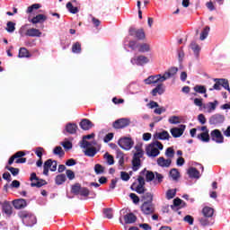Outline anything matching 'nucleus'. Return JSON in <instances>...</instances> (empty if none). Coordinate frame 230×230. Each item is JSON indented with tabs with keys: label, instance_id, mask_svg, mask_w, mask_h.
<instances>
[{
	"label": "nucleus",
	"instance_id": "obj_21",
	"mask_svg": "<svg viewBox=\"0 0 230 230\" xmlns=\"http://www.w3.org/2000/svg\"><path fill=\"white\" fill-rule=\"evenodd\" d=\"M155 139H160V140H166V139H170V133H168V131L166 130H163L160 132H156L154 135Z\"/></svg>",
	"mask_w": 230,
	"mask_h": 230
},
{
	"label": "nucleus",
	"instance_id": "obj_9",
	"mask_svg": "<svg viewBox=\"0 0 230 230\" xmlns=\"http://www.w3.org/2000/svg\"><path fill=\"white\" fill-rule=\"evenodd\" d=\"M163 82H164V79L161 74L150 75L148 78L145 79V84L147 85H152V84H163Z\"/></svg>",
	"mask_w": 230,
	"mask_h": 230
},
{
	"label": "nucleus",
	"instance_id": "obj_30",
	"mask_svg": "<svg viewBox=\"0 0 230 230\" xmlns=\"http://www.w3.org/2000/svg\"><path fill=\"white\" fill-rule=\"evenodd\" d=\"M78 128V126H76V124H67L66 126V132H68V134H76V130Z\"/></svg>",
	"mask_w": 230,
	"mask_h": 230
},
{
	"label": "nucleus",
	"instance_id": "obj_19",
	"mask_svg": "<svg viewBox=\"0 0 230 230\" xmlns=\"http://www.w3.org/2000/svg\"><path fill=\"white\" fill-rule=\"evenodd\" d=\"M225 119L226 118L223 115L216 114L210 118L209 121L211 125H218L220 123H224Z\"/></svg>",
	"mask_w": 230,
	"mask_h": 230
},
{
	"label": "nucleus",
	"instance_id": "obj_18",
	"mask_svg": "<svg viewBox=\"0 0 230 230\" xmlns=\"http://www.w3.org/2000/svg\"><path fill=\"white\" fill-rule=\"evenodd\" d=\"M177 71H179L177 67H171L168 71L164 72V74L162 75L164 82H166V80H169V78L175 76V75H177Z\"/></svg>",
	"mask_w": 230,
	"mask_h": 230
},
{
	"label": "nucleus",
	"instance_id": "obj_32",
	"mask_svg": "<svg viewBox=\"0 0 230 230\" xmlns=\"http://www.w3.org/2000/svg\"><path fill=\"white\" fill-rule=\"evenodd\" d=\"M96 145V142H89L87 140H83L81 143V148H93Z\"/></svg>",
	"mask_w": 230,
	"mask_h": 230
},
{
	"label": "nucleus",
	"instance_id": "obj_22",
	"mask_svg": "<svg viewBox=\"0 0 230 230\" xmlns=\"http://www.w3.org/2000/svg\"><path fill=\"white\" fill-rule=\"evenodd\" d=\"M13 206L15 208V209H22L28 206V203H26L25 199H20L13 200Z\"/></svg>",
	"mask_w": 230,
	"mask_h": 230
},
{
	"label": "nucleus",
	"instance_id": "obj_61",
	"mask_svg": "<svg viewBox=\"0 0 230 230\" xmlns=\"http://www.w3.org/2000/svg\"><path fill=\"white\" fill-rule=\"evenodd\" d=\"M155 114H163V112H166L165 107H156V109L154 111Z\"/></svg>",
	"mask_w": 230,
	"mask_h": 230
},
{
	"label": "nucleus",
	"instance_id": "obj_34",
	"mask_svg": "<svg viewBox=\"0 0 230 230\" xmlns=\"http://www.w3.org/2000/svg\"><path fill=\"white\" fill-rule=\"evenodd\" d=\"M5 30L8 33H13L15 31V22H8Z\"/></svg>",
	"mask_w": 230,
	"mask_h": 230
},
{
	"label": "nucleus",
	"instance_id": "obj_25",
	"mask_svg": "<svg viewBox=\"0 0 230 230\" xmlns=\"http://www.w3.org/2000/svg\"><path fill=\"white\" fill-rule=\"evenodd\" d=\"M215 213V210L209 207H205L202 209V215L203 217H206V218H211Z\"/></svg>",
	"mask_w": 230,
	"mask_h": 230
},
{
	"label": "nucleus",
	"instance_id": "obj_7",
	"mask_svg": "<svg viewBox=\"0 0 230 230\" xmlns=\"http://www.w3.org/2000/svg\"><path fill=\"white\" fill-rule=\"evenodd\" d=\"M118 145L123 150H130L132 148V146H134V140H132V138H130V137H125L119 139Z\"/></svg>",
	"mask_w": 230,
	"mask_h": 230
},
{
	"label": "nucleus",
	"instance_id": "obj_31",
	"mask_svg": "<svg viewBox=\"0 0 230 230\" xmlns=\"http://www.w3.org/2000/svg\"><path fill=\"white\" fill-rule=\"evenodd\" d=\"M170 177L172 179V181H177L179 177H181V173L179 172V170L172 169L170 171Z\"/></svg>",
	"mask_w": 230,
	"mask_h": 230
},
{
	"label": "nucleus",
	"instance_id": "obj_56",
	"mask_svg": "<svg viewBox=\"0 0 230 230\" xmlns=\"http://www.w3.org/2000/svg\"><path fill=\"white\" fill-rule=\"evenodd\" d=\"M113 137H114V134L109 133L104 137L103 141L104 143H109L110 141H112Z\"/></svg>",
	"mask_w": 230,
	"mask_h": 230
},
{
	"label": "nucleus",
	"instance_id": "obj_59",
	"mask_svg": "<svg viewBox=\"0 0 230 230\" xmlns=\"http://www.w3.org/2000/svg\"><path fill=\"white\" fill-rule=\"evenodd\" d=\"M44 152V148L38 147L35 151L36 155L39 157V159H42V153Z\"/></svg>",
	"mask_w": 230,
	"mask_h": 230
},
{
	"label": "nucleus",
	"instance_id": "obj_64",
	"mask_svg": "<svg viewBox=\"0 0 230 230\" xmlns=\"http://www.w3.org/2000/svg\"><path fill=\"white\" fill-rule=\"evenodd\" d=\"M155 88L158 91V94H163L164 93V86H163V84L160 83Z\"/></svg>",
	"mask_w": 230,
	"mask_h": 230
},
{
	"label": "nucleus",
	"instance_id": "obj_24",
	"mask_svg": "<svg viewBox=\"0 0 230 230\" xmlns=\"http://www.w3.org/2000/svg\"><path fill=\"white\" fill-rule=\"evenodd\" d=\"M80 127L83 128V130H89L90 128H93V122L87 119H84L80 122Z\"/></svg>",
	"mask_w": 230,
	"mask_h": 230
},
{
	"label": "nucleus",
	"instance_id": "obj_20",
	"mask_svg": "<svg viewBox=\"0 0 230 230\" xmlns=\"http://www.w3.org/2000/svg\"><path fill=\"white\" fill-rule=\"evenodd\" d=\"M25 35L27 37H41L42 31L39 29L30 28L26 31Z\"/></svg>",
	"mask_w": 230,
	"mask_h": 230
},
{
	"label": "nucleus",
	"instance_id": "obj_10",
	"mask_svg": "<svg viewBox=\"0 0 230 230\" xmlns=\"http://www.w3.org/2000/svg\"><path fill=\"white\" fill-rule=\"evenodd\" d=\"M31 186L32 188H41V186H44V184H46V181L44 180H40L38 177H37V174L35 172H32L31 174Z\"/></svg>",
	"mask_w": 230,
	"mask_h": 230
},
{
	"label": "nucleus",
	"instance_id": "obj_37",
	"mask_svg": "<svg viewBox=\"0 0 230 230\" xmlns=\"http://www.w3.org/2000/svg\"><path fill=\"white\" fill-rule=\"evenodd\" d=\"M54 155H58L59 157H64V149H62V146H56L53 150Z\"/></svg>",
	"mask_w": 230,
	"mask_h": 230
},
{
	"label": "nucleus",
	"instance_id": "obj_50",
	"mask_svg": "<svg viewBox=\"0 0 230 230\" xmlns=\"http://www.w3.org/2000/svg\"><path fill=\"white\" fill-rule=\"evenodd\" d=\"M176 193H177V191L175 190H167L166 199H168V200H171V199H173V197H175Z\"/></svg>",
	"mask_w": 230,
	"mask_h": 230
},
{
	"label": "nucleus",
	"instance_id": "obj_29",
	"mask_svg": "<svg viewBox=\"0 0 230 230\" xmlns=\"http://www.w3.org/2000/svg\"><path fill=\"white\" fill-rule=\"evenodd\" d=\"M18 57L19 58H30V57H31V54H30V51H28L26 48H21Z\"/></svg>",
	"mask_w": 230,
	"mask_h": 230
},
{
	"label": "nucleus",
	"instance_id": "obj_26",
	"mask_svg": "<svg viewBox=\"0 0 230 230\" xmlns=\"http://www.w3.org/2000/svg\"><path fill=\"white\" fill-rule=\"evenodd\" d=\"M46 19H48V17H46V15L38 14L31 20V22H32V24H39V22H44V21H46Z\"/></svg>",
	"mask_w": 230,
	"mask_h": 230
},
{
	"label": "nucleus",
	"instance_id": "obj_45",
	"mask_svg": "<svg viewBox=\"0 0 230 230\" xmlns=\"http://www.w3.org/2000/svg\"><path fill=\"white\" fill-rule=\"evenodd\" d=\"M104 170L105 169L103 168V166H102V164H97L94 166V172L97 175L103 173Z\"/></svg>",
	"mask_w": 230,
	"mask_h": 230
},
{
	"label": "nucleus",
	"instance_id": "obj_48",
	"mask_svg": "<svg viewBox=\"0 0 230 230\" xmlns=\"http://www.w3.org/2000/svg\"><path fill=\"white\" fill-rule=\"evenodd\" d=\"M117 157L119 159V166H123V164H125V155H123V153L119 152V153H118Z\"/></svg>",
	"mask_w": 230,
	"mask_h": 230
},
{
	"label": "nucleus",
	"instance_id": "obj_62",
	"mask_svg": "<svg viewBox=\"0 0 230 230\" xmlns=\"http://www.w3.org/2000/svg\"><path fill=\"white\" fill-rule=\"evenodd\" d=\"M104 215L106 218H112V209L111 208L104 209Z\"/></svg>",
	"mask_w": 230,
	"mask_h": 230
},
{
	"label": "nucleus",
	"instance_id": "obj_12",
	"mask_svg": "<svg viewBox=\"0 0 230 230\" xmlns=\"http://www.w3.org/2000/svg\"><path fill=\"white\" fill-rule=\"evenodd\" d=\"M129 35L131 37H135L138 40H143L145 39V31L142 29H135V28H130L129 29Z\"/></svg>",
	"mask_w": 230,
	"mask_h": 230
},
{
	"label": "nucleus",
	"instance_id": "obj_52",
	"mask_svg": "<svg viewBox=\"0 0 230 230\" xmlns=\"http://www.w3.org/2000/svg\"><path fill=\"white\" fill-rule=\"evenodd\" d=\"M61 145L65 148V150H71V148H73V144L69 142V140L62 142Z\"/></svg>",
	"mask_w": 230,
	"mask_h": 230
},
{
	"label": "nucleus",
	"instance_id": "obj_41",
	"mask_svg": "<svg viewBox=\"0 0 230 230\" xmlns=\"http://www.w3.org/2000/svg\"><path fill=\"white\" fill-rule=\"evenodd\" d=\"M168 121L171 125H177L178 123H181V118L178 116H172L169 118Z\"/></svg>",
	"mask_w": 230,
	"mask_h": 230
},
{
	"label": "nucleus",
	"instance_id": "obj_54",
	"mask_svg": "<svg viewBox=\"0 0 230 230\" xmlns=\"http://www.w3.org/2000/svg\"><path fill=\"white\" fill-rule=\"evenodd\" d=\"M120 179L122 181H130V175L126 172H120Z\"/></svg>",
	"mask_w": 230,
	"mask_h": 230
},
{
	"label": "nucleus",
	"instance_id": "obj_35",
	"mask_svg": "<svg viewBox=\"0 0 230 230\" xmlns=\"http://www.w3.org/2000/svg\"><path fill=\"white\" fill-rule=\"evenodd\" d=\"M85 155L88 157H94L96 155V147H89L84 151Z\"/></svg>",
	"mask_w": 230,
	"mask_h": 230
},
{
	"label": "nucleus",
	"instance_id": "obj_11",
	"mask_svg": "<svg viewBox=\"0 0 230 230\" xmlns=\"http://www.w3.org/2000/svg\"><path fill=\"white\" fill-rule=\"evenodd\" d=\"M210 137L212 141H215V143L222 144L224 143V135H222V132L218 129H214L210 133Z\"/></svg>",
	"mask_w": 230,
	"mask_h": 230
},
{
	"label": "nucleus",
	"instance_id": "obj_60",
	"mask_svg": "<svg viewBox=\"0 0 230 230\" xmlns=\"http://www.w3.org/2000/svg\"><path fill=\"white\" fill-rule=\"evenodd\" d=\"M9 172H11L12 175H19V169L14 167H6Z\"/></svg>",
	"mask_w": 230,
	"mask_h": 230
},
{
	"label": "nucleus",
	"instance_id": "obj_49",
	"mask_svg": "<svg viewBox=\"0 0 230 230\" xmlns=\"http://www.w3.org/2000/svg\"><path fill=\"white\" fill-rule=\"evenodd\" d=\"M221 80V87H224L228 93H230V88H229V81L226 79H220Z\"/></svg>",
	"mask_w": 230,
	"mask_h": 230
},
{
	"label": "nucleus",
	"instance_id": "obj_23",
	"mask_svg": "<svg viewBox=\"0 0 230 230\" xmlns=\"http://www.w3.org/2000/svg\"><path fill=\"white\" fill-rule=\"evenodd\" d=\"M188 174H189V177H190L191 179L200 178V172L195 167L189 168Z\"/></svg>",
	"mask_w": 230,
	"mask_h": 230
},
{
	"label": "nucleus",
	"instance_id": "obj_43",
	"mask_svg": "<svg viewBox=\"0 0 230 230\" xmlns=\"http://www.w3.org/2000/svg\"><path fill=\"white\" fill-rule=\"evenodd\" d=\"M72 51L73 53H80L82 51V45L79 42L75 43L72 46Z\"/></svg>",
	"mask_w": 230,
	"mask_h": 230
},
{
	"label": "nucleus",
	"instance_id": "obj_42",
	"mask_svg": "<svg viewBox=\"0 0 230 230\" xmlns=\"http://www.w3.org/2000/svg\"><path fill=\"white\" fill-rule=\"evenodd\" d=\"M104 159H106L108 164L110 165L114 164V157L109 153L104 154Z\"/></svg>",
	"mask_w": 230,
	"mask_h": 230
},
{
	"label": "nucleus",
	"instance_id": "obj_36",
	"mask_svg": "<svg viewBox=\"0 0 230 230\" xmlns=\"http://www.w3.org/2000/svg\"><path fill=\"white\" fill-rule=\"evenodd\" d=\"M190 47V49H192V51L195 53V55H199V53L200 52V46H199V44H197L195 41H192Z\"/></svg>",
	"mask_w": 230,
	"mask_h": 230
},
{
	"label": "nucleus",
	"instance_id": "obj_57",
	"mask_svg": "<svg viewBox=\"0 0 230 230\" xmlns=\"http://www.w3.org/2000/svg\"><path fill=\"white\" fill-rule=\"evenodd\" d=\"M209 217H203L201 218H199V223L201 224V226H209Z\"/></svg>",
	"mask_w": 230,
	"mask_h": 230
},
{
	"label": "nucleus",
	"instance_id": "obj_15",
	"mask_svg": "<svg viewBox=\"0 0 230 230\" xmlns=\"http://www.w3.org/2000/svg\"><path fill=\"white\" fill-rule=\"evenodd\" d=\"M184 130H186L185 125H181L179 128H173L171 129V134L172 137H181L182 134H184Z\"/></svg>",
	"mask_w": 230,
	"mask_h": 230
},
{
	"label": "nucleus",
	"instance_id": "obj_8",
	"mask_svg": "<svg viewBox=\"0 0 230 230\" xmlns=\"http://www.w3.org/2000/svg\"><path fill=\"white\" fill-rule=\"evenodd\" d=\"M130 62L133 66H145V64H148L150 62V59L146 56L140 55L132 58Z\"/></svg>",
	"mask_w": 230,
	"mask_h": 230
},
{
	"label": "nucleus",
	"instance_id": "obj_58",
	"mask_svg": "<svg viewBox=\"0 0 230 230\" xmlns=\"http://www.w3.org/2000/svg\"><path fill=\"white\" fill-rule=\"evenodd\" d=\"M79 195H82V197H88L89 189L81 187V190L79 191Z\"/></svg>",
	"mask_w": 230,
	"mask_h": 230
},
{
	"label": "nucleus",
	"instance_id": "obj_14",
	"mask_svg": "<svg viewBox=\"0 0 230 230\" xmlns=\"http://www.w3.org/2000/svg\"><path fill=\"white\" fill-rule=\"evenodd\" d=\"M128 125H130V119H119L113 123L115 128H125Z\"/></svg>",
	"mask_w": 230,
	"mask_h": 230
},
{
	"label": "nucleus",
	"instance_id": "obj_53",
	"mask_svg": "<svg viewBox=\"0 0 230 230\" xmlns=\"http://www.w3.org/2000/svg\"><path fill=\"white\" fill-rule=\"evenodd\" d=\"M39 8H40V4H34L28 7L27 13H31V12H33V10H39Z\"/></svg>",
	"mask_w": 230,
	"mask_h": 230
},
{
	"label": "nucleus",
	"instance_id": "obj_4",
	"mask_svg": "<svg viewBox=\"0 0 230 230\" xmlns=\"http://www.w3.org/2000/svg\"><path fill=\"white\" fill-rule=\"evenodd\" d=\"M18 217H20L24 226L31 227V226L37 224V217L31 212L21 211L19 212Z\"/></svg>",
	"mask_w": 230,
	"mask_h": 230
},
{
	"label": "nucleus",
	"instance_id": "obj_3",
	"mask_svg": "<svg viewBox=\"0 0 230 230\" xmlns=\"http://www.w3.org/2000/svg\"><path fill=\"white\" fill-rule=\"evenodd\" d=\"M164 148L163 143L155 140L146 146V153L148 157H157L161 154V150Z\"/></svg>",
	"mask_w": 230,
	"mask_h": 230
},
{
	"label": "nucleus",
	"instance_id": "obj_39",
	"mask_svg": "<svg viewBox=\"0 0 230 230\" xmlns=\"http://www.w3.org/2000/svg\"><path fill=\"white\" fill-rule=\"evenodd\" d=\"M66 8L70 13H78V7L73 6V4L71 2H68L66 4Z\"/></svg>",
	"mask_w": 230,
	"mask_h": 230
},
{
	"label": "nucleus",
	"instance_id": "obj_63",
	"mask_svg": "<svg viewBox=\"0 0 230 230\" xmlns=\"http://www.w3.org/2000/svg\"><path fill=\"white\" fill-rule=\"evenodd\" d=\"M138 226L140 227V229L152 230V226L146 223L139 224Z\"/></svg>",
	"mask_w": 230,
	"mask_h": 230
},
{
	"label": "nucleus",
	"instance_id": "obj_40",
	"mask_svg": "<svg viewBox=\"0 0 230 230\" xmlns=\"http://www.w3.org/2000/svg\"><path fill=\"white\" fill-rule=\"evenodd\" d=\"M208 35H209V27H205L200 34V40H206V39H208Z\"/></svg>",
	"mask_w": 230,
	"mask_h": 230
},
{
	"label": "nucleus",
	"instance_id": "obj_47",
	"mask_svg": "<svg viewBox=\"0 0 230 230\" xmlns=\"http://www.w3.org/2000/svg\"><path fill=\"white\" fill-rule=\"evenodd\" d=\"M194 91L199 93V94H206V87L202 85H196Z\"/></svg>",
	"mask_w": 230,
	"mask_h": 230
},
{
	"label": "nucleus",
	"instance_id": "obj_27",
	"mask_svg": "<svg viewBox=\"0 0 230 230\" xmlns=\"http://www.w3.org/2000/svg\"><path fill=\"white\" fill-rule=\"evenodd\" d=\"M124 220L125 224H134L137 220V217L134 214L129 213L124 216Z\"/></svg>",
	"mask_w": 230,
	"mask_h": 230
},
{
	"label": "nucleus",
	"instance_id": "obj_5",
	"mask_svg": "<svg viewBox=\"0 0 230 230\" xmlns=\"http://www.w3.org/2000/svg\"><path fill=\"white\" fill-rule=\"evenodd\" d=\"M128 48L131 49L139 51V53H150L152 51V46L149 43H137V41H130Z\"/></svg>",
	"mask_w": 230,
	"mask_h": 230
},
{
	"label": "nucleus",
	"instance_id": "obj_1",
	"mask_svg": "<svg viewBox=\"0 0 230 230\" xmlns=\"http://www.w3.org/2000/svg\"><path fill=\"white\" fill-rule=\"evenodd\" d=\"M154 179H155V174H154V172L145 169L140 172L137 181L132 183L130 188L132 191H136L137 193H139L141 195L146 191L145 181L146 182H152Z\"/></svg>",
	"mask_w": 230,
	"mask_h": 230
},
{
	"label": "nucleus",
	"instance_id": "obj_44",
	"mask_svg": "<svg viewBox=\"0 0 230 230\" xmlns=\"http://www.w3.org/2000/svg\"><path fill=\"white\" fill-rule=\"evenodd\" d=\"M165 155L169 159H172L175 155V151L173 150V147H168L165 151Z\"/></svg>",
	"mask_w": 230,
	"mask_h": 230
},
{
	"label": "nucleus",
	"instance_id": "obj_51",
	"mask_svg": "<svg viewBox=\"0 0 230 230\" xmlns=\"http://www.w3.org/2000/svg\"><path fill=\"white\" fill-rule=\"evenodd\" d=\"M81 190H82V187L78 183L72 187V192L75 193V195H80Z\"/></svg>",
	"mask_w": 230,
	"mask_h": 230
},
{
	"label": "nucleus",
	"instance_id": "obj_13",
	"mask_svg": "<svg viewBox=\"0 0 230 230\" xmlns=\"http://www.w3.org/2000/svg\"><path fill=\"white\" fill-rule=\"evenodd\" d=\"M141 211L144 215H152L154 213V205H152V202L146 201L141 206Z\"/></svg>",
	"mask_w": 230,
	"mask_h": 230
},
{
	"label": "nucleus",
	"instance_id": "obj_16",
	"mask_svg": "<svg viewBox=\"0 0 230 230\" xmlns=\"http://www.w3.org/2000/svg\"><path fill=\"white\" fill-rule=\"evenodd\" d=\"M158 166H161V168H170L172 165V158H164L163 156L159 157L156 161Z\"/></svg>",
	"mask_w": 230,
	"mask_h": 230
},
{
	"label": "nucleus",
	"instance_id": "obj_28",
	"mask_svg": "<svg viewBox=\"0 0 230 230\" xmlns=\"http://www.w3.org/2000/svg\"><path fill=\"white\" fill-rule=\"evenodd\" d=\"M198 139H199V141H202V143H209L211 137H209V133L202 132L198 135Z\"/></svg>",
	"mask_w": 230,
	"mask_h": 230
},
{
	"label": "nucleus",
	"instance_id": "obj_46",
	"mask_svg": "<svg viewBox=\"0 0 230 230\" xmlns=\"http://www.w3.org/2000/svg\"><path fill=\"white\" fill-rule=\"evenodd\" d=\"M216 84H214L213 88H210L209 91H213L214 89L216 91H220L221 87H222V83L220 79H215Z\"/></svg>",
	"mask_w": 230,
	"mask_h": 230
},
{
	"label": "nucleus",
	"instance_id": "obj_55",
	"mask_svg": "<svg viewBox=\"0 0 230 230\" xmlns=\"http://www.w3.org/2000/svg\"><path fill=\"white\" fill-rule=\"evenodd\" d=\"M129 198L131 199V200H133L135 204H139V197L135 193H130Z\"/></svg>",
	"mask_w": 230,
	"mask_h": 230
},
{
	"label": "nucleus",
	"instance_id": "obj_2",
	"mask_svg": "<svg viewBox=\"0 0 230 230\" xmlns=\"http://www.w3.org/2000/svg\"><path fill=\"white\" fill-rule=\"evenodd\" d=\"M133 159H132V169L133 172H137L141 168V159L143 158L144 152L141 144H137L133 150Z\"/></svg>",
	"mask_w": 230,
	"mask_h": 230
},
{
	"label": "nucleus",
	"instance_id": "obj_33",
	"mask_svg": "<svg viewBox=\"0 0 230 230\" xmlns=\"http://www.w3.org/2000/svg\"><path fill=\"white\" fill-rule=\"evenodd\" d=\"M3 211L5 213V215H11L12 214V205L8 202H4L3 204Z\"/></svg>",
	"mask_w": 230,
	"mask_h": 230
},
{
	"label": "nucleus",
	"instance_id": "obj_38",
	"mask_svg": "<svg viewBox=\"0 0 230 230\" xmlns=\"http://www.w3.org/2000/svg\"><path fill=\"white\" fill-rule=\"evenodd\" d=\"M66 174H59L56 177L55 181H56V184L60 185V184H64V182H66Z\"/></svg>",
	"mask_w": 230,
	"mask_h": 230
},
{
	"label": "nucleus",
	"instance_id": "obj_17",
	"mask_svg": "<svg viewBox=\"0 0 230 230\" xmlns=\"http://www.w3.org/2000/svg\"><path fill=\"white\" fill-rule=\"evenodd\" d=\"M217 107H218V101H214L213 102L203 105V109H205V111L208 112V114L217 111Z\"/></svg>",
	"mask_w": 230,
	"mask_h": 230
},
{
	"label": "nucleus",
	"instance_id": "obj_6",
	"mask_svg": "<svg viewBox=\"0 0 230 230\" xmlns=\"http://www.w3.org/2000/svg\"><path fill=\"white\" fill-rule=\"evenodd\" d=\"M57 161L52 159L47 160L43 165V175H48V173H49V170L50 172H57Z\"/></svg>",
	"mask_w": 230,
	"mask_h": 230
}]
</instances>
